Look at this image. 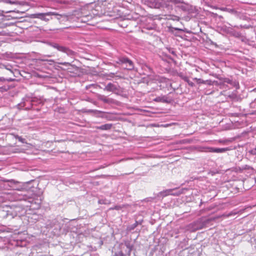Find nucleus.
Wrapping results in <instances>:
<instances>
[{
    "label": "nucleus",
    "mask_w": 256,
    "mask_h": 256,
    "mask_svg": "<svg viewBox=\"0 0 256 256\" xmlns=\"http://www.w3.org/2000/svg\"><path fill=\"white\" fill-rule=\"evenodd\" d=\"M133 248L134 244L131 241H124L119 244L114 256H130Z\"/></svg>",
    "instance_id": "f257e3e1"
},
{
    "label": "nucleus",
    "mask_w": 256,
    "mask_h": 256,
    "mask_svg": "<svg viewBox=\"0 0 256 256\" xmlns=\"http://www.w3.org/2000/svg\"><path fill=\"white\" fill-rule=\"evenodd\" d=\"M250 153L252 155H256V148L250 150Z\"/></svg>",
    "instance_id": "bb28decb"
},
{
    "label": "nucleus",
    "mask_w": 256,
    "mask_h": 256,
    "mask_svg": "<svg viewBox=\"0 0 256 256\" xmlns=\"http://www.w3.org/2000/svg\"><path fill=\"white\" fill-rule=\"evenodd\" d=\"M230 34L236 37H238L240 36V34L239 32H236L233 29L232 30V33H230Z\"/></svg>",
    "instance_id": "412c9836"
},
{
    "label": "nucleus",
    "mask_w": 256,
    "mask_h": 256,
    "mask_svg": "<svg viewBox=\"0 0 256 256\" xmlns=\"http://www.w3.org/2000/svg\"><path fill=\"white\" fill-rule=\"evenodd\" d=\"M99 117H100V118H104V116H99Z\"/></svg>",
    "instance_id": "72a5a7b5"
},
{
    "label": "nucleus",
    "mask_w": 256,
    "mask_h": 256,
    "mask_svg": "<svg viewBox=\"0 0 256 256\" xmlns=\"http://www.w3.org/2000/svg\"><path fill=\"white\" fill-rule=\"evenodd\" d=\"M219 80L222 83L224 88H225L226 84H229L232 87L236 88V89L239 88V84L236 80H233L232 79L228 78H220Z\"/></svg>",
    "instance_id": "7ed1b4c3"
},
{
    "label": "nucleus",
    "mask_w": 256,
    "mask_h": 256,
    "mask_svg": "<svg viewBox=\"0 0 256 256\" xmlns=\"http://www.w3.org/2000/svg\"><path fill=\"white\" fill-rule=\"evenodd\" d=\"M204 84H207L209 86H212L214 84V82H212V81L211 80H204Z\"/></svg>",
    "instance_id": "393cba45"
},
{
    "label": "nucleus",
    "mask_w": 256,
    "mask_h": 256,
    "mask_svg": "<svg viewBox=\"0 0 256 256\" xmlns=\"http://www.w3.org/2000/svg\"><path fill=\"white\" fill-rule=\"evenodd\" d=\"M240 169L241 170H248L252 169V168L250 166L246 164V165L242 166V168H240Z\"/></svg>",
    "instance_id": "aec40b11"
},
{
    "label": "nucleus",
    "mask_w": 256,
    "mask_h": 256,
    "mask_svg": "<svg viewBox=\"0 0 256 256\" xmlns=\"http://www.w3.org/2000/svg\"><path fill=\"white\" fill-rule=\"evenodd\" d=\"M116 62L118 64H126V68L128 70H132L134 68L133 62L127 58H120L118 59V61Z\"/></svg>",
    "instance_id": "39448f33"
},
{
    "label": "nucleus",
    "mask_w": 256,
    "mask_h": 256,
    "mask_svg": "<svg viewBox=\"0 0 256 256\" xmlns=\"http://www.w3.org/2000/svg\"><path fill=\"white\" fill-rule=\"evenodd\" d=\"M10 89L8 86H4L0 87V92H3L8 91Z\"/></svg>",
    "instance_id": "f3484780"
},
{
    "label": "nucleus",
    "mask_w": 256,
    "mask_h": 256,
    "mask_svg": "<svg viewBox=\"0 0 256 256\" xmlns=\"http://www.w3.org/2000/svg\"><path fill=\"white\" fill-rule=\"evenodd\" d=\"M174 30L182 31V30L179 28H174L172 26L168 27V31L171 33H174Z\"/></svg>",
    "instance_id": "4468645a"
},
{
    "label": "nucleus",
    "mask_w": 256,
    "mask_h": 256,
    "mask_svg": "<svg viewBox=\"0 0 256 256\" xmlns=\"http://www.w3.org/2000/svg\"><path fill=\"white\" fill-rule=\"evenodd\" d=\"M171 53L173 54H175V52L173 50L172 51Z\"/></svg>",
    "instance_id": "2f4dec72"
},
{
    "label": "nucleus",
    "mask_w": 256,
    "mask_h": 256,
    "mask_svg": "<svg viewBox=\"0 0 256 256\" xmlns=\"http://www.w3.org/2000/svg\"><path fill=\"white\" fill-rule=\"evenodd\" d=\"M212 82H214V84H215L216 86H220V88H224L222 83L221 82V80H220L219 82L218 81H213Z\"/></svg>",
    "instance_id": "6ab92c4d"
},
{
    "label": "nucleus",
    "mask_w": 256,
    "mask_h": 256,
    "mask_svg": "<svg viewBox=\"0 0 256 256\" xmlns=\"http://www.w3.org/2000/svg\"><path fill=\"white\" fill-rule=\"evenodd\" d=\"M233 28L230 27H227L226 26H224L222 28V30L224 32H226V34H230L232 33V30Z\"/></svg>",
    "instance_id": "2eb2a0df"
},
{
    "label": "nucleus",
    "mask_w": 256,
    "mask_h": 256,
    "mask_svg": "<svg viewBox=\"0 0 256 256\" xmlns=\"http://www.w3.org/2000/svg\"><path fill=\"white\" fill-rule=\"evenodd\" d=\"M162 6L163 7H165L171 13L170 10H172V4H180L182 2L180 0H162Z\"/></svg>",
    "instance_id": "f03ea898"
},
{
    "label": "nucleus",
    "mask_w": 256,
    "mask_h": 256,
    "mask_svg": "<svg viewBox=\"0 0 256 256\" xmlns=\"http://www.w3.org/2000/svg\"><path fill=\"white\" fill-rule=\"evenodd\" d=\"M24 103H21V104H18V108H20L21 107H24Z\"/></svg>",
    "instance_id": "cd10ccee"
},
{
    "label": "nucleus",
    "mask_w": 256,
    "mask_h": 256,
    "mask_svg": "<svg viewBox=\"0 0 256 256\" xmlns=\"http://www.w3.org/2000/svg\"><path fill=\"white\" fill-rule=\"evenodd\" d=\"M166 18L168 20H172L174 21H178L180 20V18L178 16H176L175 15L172 14H168L164 15Z\"/></svg>",
    "instance_id": "f8f14e48"
},
{
    "label": "nucleus",
    "mask_w": 256,
    "mask_h": 256,
    "mask_svg": "<svg viewBox=\"0 0 256 256\" xmlns=\"http://www.w3.org/2000/svg\"><path fill=\"white\" fill-rule=\"evenodd\" d=\"M228 97H229L230 99L234 100L236 99L237 96L236 94L235 93L232 92L231 94L228 96Z\"/></svg>",
    "instance_id": "5701e85b"
},
{
    "label": "nucleus",
    "mask_w": 256,
    "mask_h": 256,
    "mask_svg": "<svg viewBox=\"0 0 256 256\" xmlns=\"http://www.w3.org/2000/svg\"><path fill=\"white\" fill-rule=\"evenodd\" d=\"M35 18H40L44 20H49L48 18H46V16H60L58 14L54 12H48L46 13H38L35 14Z\"/></svg>",
    "instance_id": "0eeeda50"
},
{
    "label": "nucleus",
    "mask_w": 256,
    "mask_h": 256,
    "mask_svg": "<svg viewBox=\"0 0 256 256\" xmlns=\"http://www.w3.org/2000/svg\"><path fill=\"white\" fill-rule=\"evenodd\" d=\"M6 68L8 70H10V68H8V67H7V66H6Z\"/></svg>",
    "instance_id": "473e14b6"
},
{
    "label": "nucleus",
    "mask_w": 256,
    "mask_h": 256,
    "mask_svg": "<svg viewBox=\"0 0 256 256\" xmlns=\"http://www.w3.org/2000/svg\"><path fill=\"white\" fill-rule=\"evenodd\" d=\"M50 45L51 46L57 49L58 50L66 54L68 56H72L74 54V52L68 48L59 45L56 43H52Z\"/></svg>",
    "instance_id": "20e7f679"
},
{
    "label": "nucleus",
    "mask_w": 256,
    "mask_h": 256,
    "mask_svg": "<svg viewBox=\"0 0 256 256\" xmlns=\"http://www.w3.org/2000/svg\"><path fill=\"white\" fill-rule=\"evenodd\" d=\"M88 112H92L94 114H104V112L102 111H100V110H88Z\"/></svg>",
    "instance_id": "a211bd4d"
},
{
    "label": "nucleus",
    "mask_w": 256,
    "mask_h": 256,
    "mask_svg": "<svg viewBox=\"0 0 256 256\" xmlns=\"http://www.w3.org/2000/svg\"><path fill=\"white\" fill-rule=\"evenodd\" d=\"M60 65L68 66H71V64L68 62H60L58 63Z\"/></svg>",
    "instance_id": "a878e982"
},
{
    "label": "nucleus",
    "mask_w": 256,
    "mask_h": 256,
    "mask_svg": "<svg viewBox=\"0 0 256 256\" xmlns=\"http://www.w3.org/2000/svg\"><path fill=\"white\" fill-rule=\"evenodd\" d=\"M210 152H216V153H222L226 152V151L229 150L228 148H208Z\"/></svg>",
    "instance_id": "9d476101"
},
{
    "label": "nucleus",
    "mask_w": 256,
    "mask_h": 256,
    "mask_svg": "<svg viewBox=\"0 0 256 256\" xmlns=\"http://www.w3.org/2000/svg\"><path fill=\"white\" fill-rule=\"evenodd\" d=\"M234 27L238 28V26H234Z\"/></svg>",
    "instance_id": "c9c22d12"
},
{
    "label": "nucleus",
    "mask_w": 256,
    "mask_h": 256,
    "mask_svg": "<svg viewBox=\"0 0 256 256\" xmlns=\"http://www.w3.org/2000/svg\"><path fill=\"white\" fill-rule=\"evenodd\" d=\"M188 84H189L191 86H193V83H192V82H188Z\"/></svg>",
    "instance_id": "7c9ffc66"
},
{
    "label": "nucleus",
    "mask_w": 256,
    "mask_h": 256,
    "mask_svg": "<svg viewBox=\"0 0 256 256\" xmlns=\"http://www.w3.org/2000/svg\"><path fill=\"white\" fill-rule=\"evenodd\" d=\"M112 126V124H106L100 126H96V128L98 130H109L111 129Z\"/></svg>",
    "instance_id": "9b49d317"
},
{
    "label": "nucleus",
    "mask_w": 256,
    "mask_h": 256,
    "mask_svg": "<svg viewBox=\"0 0 256 256\" xmlns=\"http://www.w3.org/2000/svg\"><path fill=\"white\" fill-rule=\"evenodd\" d=\"M14 80L12 78H5L4 77H0V84L5 83L6 82H12Z\"/></svg>",
    "instance_id": "dca6fc26"
},
{
    "label": "nucleus",
    "mask_w": 256,
    "mask_h": 256,
    "mask_svg": "<svg viewBox=\"0 0 256 256\" xmlns=\"http://www.w3.org/2000/svg\"><path fill=\"white\" fill-rule=\"evenodd\" d=\"M96 98L99 100H100L105 104H113L115 102V100L114 99L108 98L103 94H97Z\"/></svg>",
    "instance_id": "423d86ee"
},
{
    "label": "nucleus",
    "mask_w": 256,
    "mask_h": 256,
    "mask_svg": "<svg viewBox=\"0 0 256 256\" xmlns=\"http://www.w3.org/2000/svg\"><path fill=\"white\" fill-rule=\"evenodd\" d=\"M40 60H41V61H43V62H44V61H48V60H47L46 59H44V58L40 59ZM49 61L50 62H53V60H50Z\"/></svg>",
    "instance_id": "c85d7f7f"
},
{
    "label": "nucleus",
    "mask_w": 256,
    "mask_h": 256,
    "mask_svg": "<svg viewBox=\"0 0 256 256\" xmlns=\"http://www.w3.org/2000/svg\"><path fill=\"white\" fill-rule=\"evenodd\" d=\"M193 80H195L198 84H204V80L200 78H194Z\"/></svg>",
    "instance_id": "4be33fe9"
},
{
    "label": "nucleus",
    "mask_w": 256,
    "mask_h": 256,
    "mask_svg": "<svg viewBox=\"0 0 256 256\" xmlns=\"http://www.w3.org/2000/svg\"><path fill=\"white\" fill-rule=\"evenodd\" d=\"M172 191V189L166 190H164L162 192H160V194L163 197L166 196L170 194L175 195L174 194H172L171 193V192Z\"/></svg>",
    "instance_id": "ddd939ff"
},
{
    "label": "nucleus",
    "mask_w": 256,
    "mask_h": 256,
    "mask_svg": "<svg viewBox=\"0 0 256 256\" xmlns=\"http://www.w3.org/2000/svg\"><path fill=\"white\" fill-rule=\"evenodd\" d=\"M240 28H246L245 26H240Z\"/></svg>",
    "instance_id": "f704fd0d"
},
{
    "label": "nucleus",
    "mask_w": 256,
    "mask_h": 256,
    "mask_svg": "<svg viewBox=\"0 0 256 256\" xmlns=\"http://www.w3.org/2000/svg\"><path fill=\"white\" fill-rule=\"evenodd\" d=\"M154 101L156 102L170 103L171 102V100L169 99L166 96H162L156 98L154 100Z\"/></svg>",
    "instance_id": "1a4fd4ad"
},
{
    "label": "nucleus",
    "mask_w": 256,
    "mask_h": 256,
    "mask_svg": "<svg viewBox=\"0 0 256 256\" xmlns=\"http://www.w3.org/2000/svg\"><path fill=\"white\" fill-rule=\"evenodd\" d=\"M104 90L105 91L114 92L116 90H118V88L116 84L110 82L105 86V88H104Z\"/></svg>",
    "instance_id": "6e6552de"
},
{
    "label": "nucleus",
    "mask_w": 256,
    "mask_h": 256,
    "mask_svg": "<svg viewBox=\"0 0 256 256\" xmlns=\"http://www.w3.org/2000/svg\"><path fill=\"white\" fill-rule=\"evenodd\" d=\"M17 139L19 142H20L22 143H26V139L24 138H22V136H18Z\"/></svg>",
    "instance_id": "b1692460"
},
{
    "label": "nucleus",
    "mask_w": 256,
    "mask_h": 256,
    "mask_svg": "<svg viewBox=\"0 0 256 256\" xmlns=\"http://www.w3.org/2000/svg\"><path fill=\"white\" fill-rule=\"evenodd\" d=\"M137 224H138V222H136V223L134 224V226H133V228H134L135 227H136V226H137Z\"/></svg>",
    "instance_id": "c756f323"
}]
</instances>
